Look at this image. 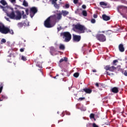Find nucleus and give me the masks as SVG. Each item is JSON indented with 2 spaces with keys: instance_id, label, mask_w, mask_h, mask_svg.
Masks as SVG:
<instances>
[{
  "instance_id": "49",
  "label": "nucleus",
  "mask_w": 127,
  "mask_h": 127,
  "mask_svg": "<svg viewBox=\"0 0 127 127\" xmlns=\"http://www.w3.org/2000/svg\"><path fill=\"white\" fill-rule=\"evenodd\" d=\"M57 29L58 31H60V30H61V27L58 28Z\"/></svg>"
},
{
  "instance_id": "29",
  "label": "nucleus",
  "mask_w": 127,
  "mask_h": 127,
  "mask_svg": "<svg viewBox=\"0 0 127 127\" xmlns=\"http://www.w3.org/2000/svg\"><path fill=\"white\" fill-rule=\"evenodd\" d=\"M21 60H23V61H26V60H27V58L26 57L22 56L21 57Z\"/></svg>"
},
{
  "instance_id": "30",
  "label": "nucleus",
  "mask_w": 127,
  "mask_h": 127,
  "mask_svg": "<svg viewBox=\"0 0 127 127\" xmlns=\"http://www.w3.org/2000/svg\"><path fill=\"white\" fill-rule=\"evenodd\" d=\"M5 42H6V40H5V39H2L0 42V44H2L3 43H5Z\"/></svg>"
},
{
  "instance_id": "28",
  "label": "nucleus",
  "mask_w": 127,
  "mask_h": 127,
  "mask_svg": "<svg viewBox=\"0 0 127 127\" xmlns=\"http://www.w3.org/2000/svg\"><path fill=\"white\" fill-rule=\"evenodd\" d=\"M79 73L78 72H75L73 74V76L75 77V78H78L79 77Z\"/></svg>"
},
{
  "instance_id": "3",
  "label": "nucleus",
  "mask_w": 127,
  "mask_h": 127,
  "mask_svg": "<svg viewBox=\"0 0 127 127\" xmlns=\"http://www.w3.org/2000/svg\"><path fill=\"white\" fill-rule=\"evenodd\" d=\"M0 32L2 34H7V33H9L10 34H14V32H13V30L9 29V28L5 27L4 25L0 22Z\"/></svg>"
},
{
  "instance_id": "55",
  "label": "nucleus",
  "mask_w": 127,
  "mask_h": 127,
  "mask_svg": "<svg viewBox=\"0 0 127 127\" xmlns=\"http://www.w3.org/2000/svg\"><path fill=\"white\" fill-rule=\"evenodd\" d=\"M125 59H126V60H127V57H126V58H125Z\"/></svg>"
},
{
  "instance_id": "54",
  "label": "nucleus",
  "mask_w": 127,
  "mask_h": 127,
  "mask_svg": "<svg viewBox=\"0 0 127 127\" xmlns=\"http://www.w3.org/2000/svg\"><path fill=\"white\" fill-rule=\"evenodd\" d=\"M2 8H3V6H0Z\"/></svg>"
},
{
  "instance_id": "7",
  "label": "nucleus",
  "mask_w": 127,
  "mask_h": 127,
  "mask_svg": "<svg viewBox=\"0 0 127 127\" xmlns=\"http://www.w3.org/2000/svg\"><path fill=\"white\" fill-rule=\"evenodd\" d=\"M101 32L100 31L98 32V33L96 35V38L100 42H105L107 40V38H106V36L103 34H101Z\"/></svg>"
},
{
  "instance_id": "4",
  "label": "nucleus",
  "mask_w": 127,
  "mask_h": 127,
  "mask_svg": "<svg viewBox=\"0 0 127 127\" xmlns=\"http://www.w3.org/2000/svg\"><path fill=\"white\" fill-rule=\"evenodd\" d=\"M50 18V20L51 21V22L53 24L54 23V25L56 22H58L59 20L62 18V13H57L56 15H53L49 17Z\"/></svg>"
},
{
  "instance_id": "8",
  "label": "nucleus",
  "mask_w": 127,
  "mask_h": 127,
  "mask_svg": "<svg viewBox=\"0 0 127 127\" xmlns=\"http://www.w3.org/2000/svg\"><path fill=\"white\" fill-rule=\"evenodd\" d=\"M44 26L47 28H51V27H53L54 26V24H53L51 21L50 20V18H48L44 21Z\"/></svg>"
},
{
  "instance_id": "40",
  "label": "nucleus",
  "mask_w": 127,
  "mask_h": 127,
  "mask_svg": "<svg viewBox=\"0 0 127 127\" xmlns=\"http://www.w3.org/2000/svg\"><path fill=\"white\" fill-rule=\"evenodd\" d=\"M25 11L27 15H28V11H29L28 8L26 9Z\"/></svg>"
},
{
  "instance_id": "39",
  "label": "nucleus",
  "mask_w": 127,
  "mask_h": 127,
  "mask_svg": "<svg viewBox=\"0 0 127 127\" xmlns=\"http://www.w3.org/2000/svg\"><path fill=\"white\" fill-rule=\"evenodd\" d=\"M82 7L83 8V9H86V8H87V6H86L85 4H83L82 5Z\"/></svg>"
},
{
  "instance_id": "46",
  "label": "nucleus",
  "mask_w": 127,
  "mask_h": 127,
  "mask_svg": "<svg viewBox=\"0 0 127 127\" xmlns=\"http://www.w3.org/2000/svg\"><path fill=\"white\" fill-rule=\"evenodd\" d=\"M104 124H105V125H106V126H108V125H109V122H105V123H104Z\"/></svg>"
},
{
  "instance_id": "43",
  "label": "nucleus",
  "mask_w": 127,
  "mask_h": 127,
  "mask_svg": "<svg viewBox=\"0 0 127 127\" xmlns=\"http://www.w3.org/2000/svg\"><path fill=\"white\" fill-rule=\"evenodd\" d=\"M57 77H59V74H57L56 76L53 77L54 79H57Z\"/></svg>"
},
{
  "instance_id": "5",
  "label": "nucleus",
  "mask_w": 127,
  "mask_h": 127,
  "mask_svg": "<svg viewBox=\"0 0 127 127\" xmlns=\"http://www.w3.org/2000/svg\"><path fill=\"white\" fill-rule=\"evenodd\" d=\"M60 36L64 39L65 42H69L72 39V35L69 32H64L60 34Z\"/></svg>"
},
{
  "instance_id": "10",
  "label": "nucleus",
  "mask_w": 127,
  "mask_h": 127,
  "mask_svg": "<svg viewBox=\"0 0 127 127\" xmlns=\"http://www.w3.org/2000/svg\"><path fill=\"white\" fill-rule=\"evenodd\" d=\"M73 40L75 42H79L81 40V36L74 35L73 36Z\"/></svg>"
},
{
  "instance_id": "53",
  "label": "nucleus",
  "mask_w": 127,
  "mask_h": 127,
  "mask_svg": "<svg viewBox=\"0 0 127 127\" xmlns=\"http://www.w3.org/2000/svg\"><path fill=\"white\" fill-rule=\"evenodd\" d=\"M92 119H94V121L95 122H96V118H95V117H94V118H93Z\"/></svg>"
},
{
  "instance_id": "42",
  "label": "nucleus",
  "mask_w": 127,
  "mask_h": 127,
  "mask_svg": "<svg viewBox=\"0 0 127 127\" xmlns=\"http://www.w3.org/2000/svg\"><path fill=\"white\" fill-rule=\"evenodd\" d=\"M93 17H94V18H97V17H98V15L94 14L93 15Z\"/></svg>"
},
{
  "instance_id": "32",
  "label": "nucleus",
  "mask_w": 127,
  "mask_h": 127,
  "mask_svg": "<svg viewBox=\"0 0 127 127\" xmlns=\"http://www.w3.org/2000/svg\"><path fill=\"white\" fill-rule=\"evenodd\" d=\"M37 66L39 67V68H42V64H41L37 63Z\"/></svg>"
},
{
  "instance_id": "41",
  "label": "nucleus",
  "mask_w": 127,
  "mask_h": 127,
  "mask_svg": "<svg viewBox=\"0 0 127 127\" xmlns=\"http://www.w3.org/2000/svg\"><path fill=\"white\" fill-rule=\"evenodd\" d=\"M24 48H21L20 49V52H24Z\"/></svg>"
},
{
  "instance_id": "44",
  "label": "nucleus",
  "mask_w": 127,
  "mask_h": 127,
  "mask_svg": "<svg viewBox=\"0 0 127 127\" xmlns=\"http://www.w3.org/2000/svg\"><path fill=\"white\" fill-rule=\"evenodd\" d=\"M95 86H96V87H97L98 88H99V83H96L95 84Z\"/></svg>"
},
{
  "instance_id": "16",
  "label": "nucleus",
  "mask_w": 127,
  "mask_h": 127,
  "mask_svg": "<svg viewBox=\"0 0 127 127\" xmlns=\"http://www.w3.org/2000/svg\"><path fill=\"white\" fill-rule=\"evenodd\" d=\"M50 52L52 55H53V53L55 52V49L53 47L50 48Z\"/></svg>"
},
{
  "instance_id": "36",
  "label": "nucleus",
  "mask_w": 127,
  "mask_h": 127,
  "mask_svg": "<svg viewBox=\"0 0 127 127\" xmlns=\"http://www.w3.org/2000/svg\"><path fill=\"white\" fill-rule=\"evenodd\" d=\"M91 23H95L96 22V20L95 19H92L91 20Z\"/></svg>"
},
{
  "instance_id": "37",
  "label": "nucleus",
  "mask_w": 127,
  "mask_h": 127,
  "mask_svg": "<svg viewBox=\"0 0 127 127\" xmlns=\"http://www.w3.org/2000/svg\"><path fill=\"white\" fill-rule=\"evenodd\" d=\"M85 97H80L79 98V101H84L85 100Z\"/></svg>"
},
{
  "instance_id": "26",
  "label": "nucleus",
  "mask_w": 127,
  "mask_h": 127,
  "mask_svg": "<svg viewBox=\"0 0 127 127\" xmlns=\"http://www.w3.org/2000/svg\"><path fill=\"white\" fill-rule=\"evenodd\" d=\"M2 89H3V84L2 83H0V94L2 92Z\"/></svg>"
},
{
  "instance_id": "33",
  "label": "nucleus",
  "mask_w": 127,
  "mask_h": 127,
  "mask_svg": "<svg viewBox=\"0 0 127 127\" xmlns=\"http://www.w3.org/2000/svg\"><path fill=\"white\" fill-rule=\"evenodd\" d=\"M110 31H111V30L106 31V35H111V32Z\"/></svg>"
},
{
  "instance_id": "20",
  "label": "nucleus",
  "mask_w": 127,
  "mask_h": 127,
  "mask_svg": "<svg viewBox=\"0 0 127 127\" xmlns=\"http://www.w3.org/2000/svg\"><path fill=\"white\" fill-rule=\"evenodd\" d=\"M82 14L83 15V16H87L88 15V13L86 10H83L82 11Z\"/></svg>"
},
{
  "instance_id": "47",
  "label": "nucleus",
  "mask_w": 127,
  "mask_h": 127,
  "mask_svg": "<svg viewBox=\"0 0 127 127\" xmlns=\"http://www.w3.org/2000/svg\"><path fill=\"white\" fill-rule=\"evenodd\" d=\"M124 75L125 76H127V70H126L124 72Z\"/></svg>"
},
{
  "instance_id": "51",
  "label": "nucleus",
  "mask_w": 127,
  "mask_h": 127,
  "mask_svg": "<svg viewBox=\"0 0 127 127\" xmlns=\"http://www.w3.org/2000/svg\"><path fill=\"white\" fill-rule=\"evenodd\" d=\"M105 32H106V31H101V33H105Z\"/></svg>"
},
{
  "instance_id": "13",
  "label": "nucleus",
  "mask_w": 127,
  "mask_h": 127,
  "mask_svg": "<svg viewBox=\"0 0 127 127\" xmlns=\"http://www.w3.org/2000/svg\"><path fill=\"white\" fill-rule=\"evenodd\" d=\"M102 18L103 20H105V21H108L111 19V17L110 16H107L105 14L102 15Z\"/></svg>"
},
{
  "instance_id": "27",
  "label": "nucleus",
  "mask_w": 127,
  "mask_h": 127,
  "mask_svg": "<svg viewBox=\"0 0 127 127\" xmlns=\"http://www.w3.org/2000/svg\"><path fill=\"white\" fill-rule=\"evenodd\" d=\"M89 117H90V120H93V119H94L95 114H94V113L90 114Z\"/></svg>"
},
{
  "instance_id": "50",
  "label": "nucleus",
  "mask_w": 127,
  "mask_h": 127,
  "mask_svg": "<svg viewBox=\"0 0 127 127\" xmlns=\"http://www.w3.org/2000/svg\"><path fill=\"white\" fill-rule=\"evenodd\" d=\"M5 19H6V20H7V21H9V18H6Z\"/></svg>"
},
{
  "instance_id": "14",
  "label": "nucleus",
  "mask_w": 127,
  "mask_h": 127,
  "mask_svg": "<svg viewBox=\"0 0 127 127\" xmlns=\"http://www.w3.org/2000/svg\"><path fill=\"white\" fill-rule=\"evenodd\" d=\"M84 92H85L86 94H91L92 93V89L91 88H85L83 89Z\"/></svg>"
},
{
  "instance_id": "19",
  "label": "nucleus",
  "mask_w": 127,
  "mask_h": 127,
  "mask_svg": "<svg viewBox=\"0 0 127 127\" xmlns=\"http://www.w3.org/2000/svg\"><path fill=\"white\" fill-rule=\"evenodd\" d=\"M59 48H60V50H65V46L62 44H61L60 45Z\"/></svg>"
},
{
  "instance_id": "35",
  "label": "nucleus",
  "mask_w": 127,
  "mask_h": 127,
  "mask_svg": "<svg viewBox=\"0 0 127 127\" xmlns=\"http://www.w3.org/2000/svg\"><path fill=\"white\" fill-rule=\"evenodd\" d=\"M78 1H79V0H73V3L74 4H77V3H78Z\"/></svg>"
},
{
  "instance_id": "23",
  "label": "nucleus",
  "mask_w": 127,
  "mask_h": 127,
  "mask_svg": "<svg viewBox=\"0 0 127 127\" xmlns=\"http://www.w3.org/2000/svg\"><path fill=\"white\" fill-rule=\"evenodd\" d=\"M50 1L52 2V4H54V6H56V5H57V1H56L55 0H50Z\"/></svg>"
},
{
  "instance_id": "48",
  "label": "nucleus",
  "mask_w": 127,
  "mask_h": 127,
  "mask_svg": "<svg viewBox=\"0 0 127 127\" xmlns=\"http://www.w3.org/2000/svg\"><path fill=\"white\" fill-rule=\"evenodd\" d=\"M92 72H93L94 73H96V72H97V70L93 69V70H92Z\"/></svg>"
},
{
  "instance_id": "21",
  "label": "nucleus",
  "mask_w": 127,
  "mask_h": 127,
  "mask_svg": "<svg viewBox=\"0 0 127 127\" xmlns=\"http://www.w3.org/2000/svg\"><path fill=\"white\" fill-rule=\"evenodd\" d=\"M0 3L2 4V5H6V4H7V3H6V1H5V0H1L0 1Z\"/></svg>"
},
{
  "instance_id": "24",
  "label": "nucleus",
  "mask_w": 127,
  "mask_h": 127,
  "mask_svg": "<svg viewBox=\"0 0 127 127\" xmlns=\"http://www.w3.org/2000/svg\"><path fill=\"white\" fill-rule=\"evenodd\" d=\"M22 18L23 19H25V18H27V16H26V14H24V11H22Z\"/></svg>"
},
{
  "instance_id": "2",
  "label": "nucleus",
  "mask_w": 127,
  "mask_h": 127,
  "mask_svg": "<svg viewBox=\"0 0 127 127\" xmlns=\"http://www.w3.org/2000/svg\"><path fill=\"white\" fill-rule=\"evenodd\" d=\"M16 15H15V13L14 11H12L10 13L7 14V16L9 17L11 19H15L16 20H20L21 19V17L22 16V14L20 11L17 10L15 11Z\"/></svg>"
},
{
  "instance_id": "25",
  "label": "nucleus",
  "mask_w": 127,
  "mask_h": 127,
  "mask_svg": "<svg viewBox=\"0 0 127 127\" xmlns=\"http://www.w3.org/2000/svg\"><path fill=\"white\" fill-rule=\"evenodd\" d=\"M23 5H24V6H26V7L28 6V3L27 2H26V0H23Z\"/></svg>"
},
{
  "instance_id": "22",
  "label": "nucleus",
  "mask_w": 127,
  "mask_h": 127,
  "mask_svg": "<svg viewBox=\"0 0 127 127\" xmlns=\"http://www.w3.org/2000/svg\"><path fill=\"white\" fill-rule=\"evenodd\" d=\"M99 4L100 5H103V6H105V7L108 5V4L104 1L100 2Z\"/></svg>"
},
{
  "instance_id": "18",
  "label": "nucleus",
  "mask_w": 127,
  "mask_h": 127,
  "mask_svg": "<svg viewBox=\"0 0 127 127\" xmlns=\"http://www.w3.org/2000/svg\"><path fill=\"white\" fill-rule=\"evenodd\" d=\"M62 12L64 16H66V15H68V14H69V12L66 10H63Z\"/></svg>"
},
{
  "instance_id": "11",
  "label": "nucleus",
  "mask_w": 127,
  "mask_h": 127,
  "mask_svg": "<svg viewBox=\"0 0 127 127\" xmlns=\"http://www.w3.org/2000/svg\"><path fill=\"white\" fill-rule=\"evenodd\" d=\"M118 48L120 52H125V47H124V44H120L119 45Z\"/></svg>"
},
{
  "instance_id": "12",
  "label": "nucleus",
  "mask_w": 127,
  "mask_h": 127,
  "mask_svg": "<svg viewBox=\"0 0 127 127\" xmlns=\"http://www.w3.org/2000/svg\"><path fill=\"white\" fill-rule=\"evenodd\" d=\"M111 92L114 93V94H118L119 93V88L118 87H113L111 89Z\"/></svg>"
},
{
  "instance_id": "15",
  "label": "nucleus",
  "mask_w": 127,
  "mask_h": 127,
  "mask_svg": "<svg viewBox=\"0 0 127 127\" xmlns=\"http://www.w3.org/2000/svg\"><path fill=\"white\" fill-rule=\"evenodd\" d=\"M26 25V23L25 22H19L17 24V26L19 27V28H21L22 27H23V26H25Z\"/></svg>"
},
{
  "instance_id": "45",
  "label": "nucleus",
  "mask_w": 127,
  "mask_h": 127,
  "mask_svg": "<svg viewBox=\"0 0 127 127\" xmlns=\"http://www.w3.org/2000/svg\"><path fill=\"white\" fill-rule=\"evenodd\" d=\"M3 101V98H2V96H1V97L0 98V102H1Z\"/></svg>"
},
{
  "instance_id": "1",
  "label": "nucleus",
  "mask_w": 127,
  "mask_h": 127,
  "mask_svg": "<svg viewBox=\"0 0 127 127\" xmlns=\"http://www.w3.org/2000/svg\"><path fill=\"white\" fill-rule=\"evenodd\" d=\"M118 62H119V61L118 60H115L113 61L112 66H111L110 65H107L104 67V69L106 70V73L107 75H108V76H112L114 75V73H111L108 71H110V72H114L115 70H116L117 67H115V66H117V63H118Z\"/></svg>"
},
{
  "instance_id": "52",
  "label": "nucleus",
  "mask_w": 127,
  "mask_h": 127,
  "mask_svg": "<svg viewBox=\"0 0 127 127\" xmlns=\"http://www.w3.org/2000/svg\"><path fill=\"white\" fill-rule=\"evenodd\" d=\"M39 58H42V56L41 55H39Z\"/></svg>"
},
{
  "instance_id": "6",
  "label": "nucleus",
  "mask_w": 127,
  "mask_h": 127,
  "mask_svg": "<svg viewBox=\"0 0 127 127\" xmlns=\"http://www.w3.org/2000/svg\"><path fill=\"white\" fill-rule=\"evenodd\" d=\"M73 29L74 31H81L82 33H84L85 30H86V28L85 26L80 23H77L75 25H73Z\"/></svg>"
},
{
  "instance_id": "34",
  "label": "nucleus",
  "mask_w": 127,
  "mask_h": 127,
  "mask_svg": "<svg viewBox=\"0 0 127 127\" xmlns=\"http://www.w3.org/2000/svg\"><path fill=\"white\" fill-rule=\"evenodd\" d=\"M65 8H69V7H70V5L69 4H65Z\"/></svg>"
},
{
  "instance_id": "17",
  "label": "nucleus",
  "mask_w": 127,
  "mask_h": 127,
  "mask_svg": "<svg viewBox=\"0 0 127 127\" xmlns=\"http://www.w3.org/2000/svg\"><path fill=\"white\" fill-rule=\"evenodd\" d=\"M64 61H65V62H67V61H68V58L66 57L64 58V59L62 58L60 60L59 62L60 63H62V62H64Z\"/></svg>"
},
{
  "instance_id": "38",
  "label": "nucleus",
  "mask_w": 127,
  "mask_h": 127,
  "mask_svg": "<svg viewBox=\"0 0 127 127\" xmlns=\"http://www.w3.org/2000/svg\"><path fill=\"white\" fill-rule=\"evenodd\" d=\"M92 127H99V126L98 125H97V124H96V123H93L92 124Z\"/></svg>"
},
{
  "instance_id": "31",
  "label": "nucleus",
  "mask_w": 127,
  "mask_h": 127,
  "mask_svg": "<svg viewBox=\"0 0 127 127\" xmlns=\"http://www.w3.org/2000/svg\"><path fill=\"white\" fill-rule=\"evenodd\" d=\"M2 96V98L3 99V100H7V96H6V95H1Z\"/></svg>"
},
{
  "instance_id": "9",
  "label": "nucleus",
  "mask_w": 127,
  "mask_h": 127,
  "mask_svg": "<svg viewBox=\"0 0 127 127\" xmlns=\"http://www.w3.org/2000/svg\"><path fill=\"white\" fill-rule=\"evenodd\" d=\"M38 11L37 8L36 7H32L30 8V16L31 18L35 15V14Z\"/></svg>"
}]
</instances>
